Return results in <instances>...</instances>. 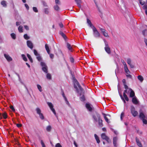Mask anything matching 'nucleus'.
Here are the masks:
<instances>
[{
  "mask_svg": "<svg viewBox=\"0 0 147 147\" xmlns=\"http://www.w3.org/2000/svg\"><path fill=\"white\" fill-rule=\"evenodd\" d=\"M73 77V82L74 87L76 89L77 92L80 96V99L81 101H84L85 100V98L84 96V92L83 89L81 87L78 82L75 78Z\"/></svg>",
  "mask_w": 147,
  "mask_h": 147,
  "instance_id": "1",
  "label": "nucleus"
},
{
  "mask_svg": "<svg viewBox=\"0 0 147 147\" xmlns=\"http://www.w3.org/2000/svg\"><path fill=\"white\" fill-rule=\"evenodd\" d=\"M105 47V49L106 52L109 54H111V52L110 49V48L109 47L108 43L105 40H104Z\"/></svg>",
  "mask_w": 147,
  "mask_h": 147,
  "instance_id": "2",
  "label": "nucleus"
},
{
  "mask_svg": "<svg viewBox=\"0 0 147 147\" xmlns=\"http://www.w3.org/2000/svg\"><path fill=\"white\" fill-rule=\"evenodd\" d=\"M92 117L95 122H97L98 119L100 118V115L97 113L94 114L92 115Z\"/></svg>",
  "mask_w": 147,
  "mask_h": 147,
  "instance_id": "3",
  "label": "nucleus"
},
{
  "mask_svg": "<svg viewBox=\"0 0 147 147\" xmlns=\"http://www.w3.org/2000/svg\"><path fill=\"white\" fill-rule=\"evenodd\" d=\"M40 65L42 67V70L45 73L48 72V67L45 63L43 62H41Z\"/></svg>",
  "mask_w": 147,
  "mask_h": 147,
  "instance_id": "4",
  "label": "nucleus"
},
{
  "mask_svg": "<svg viewBox=\"0 0 147 147\" xmlns=\"http://www.w3.org/2000/svg\"><path fill=\"white\" fill-rule=\"evenodd\" d=\"M92 29L93 34L94 36L96 37H99L100 36V34L96 28L94 27L92 28Z\"/></svg>",
  "mask_w": 147,
  "mask_h": 147,
  "instance_id": "5",
  "label": "nucleus"
},
{
  "mask_svg": "<svg viewBox=\"0 0 147 147\" xmlns=\"http://www.w3.org/2000/svg\"><path fill=\"white\" fill-rule=\"evenodd\" d=\"M130 110L131 113L134 117H136L138 114V112L135 111V108L133 106L131 107Z\"/></svg>",
  "mask_w": 147,
  "mask_h": 147,
  "instance_id": "6",
  "label": "nucleus"
},
{
  "mask_svg": "<svg viewBox=\"0 0 147 147\" xmlns=\"http://www.w3.org/2000/svg\"><path fill=\"white\" fill-rule=\"evenodd\" d=\"M139 117L141 119H147V115L144 114L142 110L140 111Z\"/></svg>",
  "mask_w": 147,
  "mask_h": 147,
  "instance_id": "7",
  "label": "nucleus"
},
{
  "mask_svg": "<svg viewBox=\"0 0 147 147\" xmlns=\"http://www.w3.org/2000/svg\"><path fill=\"white\" fill-rule=\"evenodd\" d=\"M47 104L49 105V107L51 109V110L53 111L54 114L56 115V113L55 111V110L53 108V105L50 102H47Z\"/></svg>",
  "mask_w": 147,
  "mask_h": 147,
  "instance_id": "8",
  "label": "nucleus"
},
{
  "mask_svg": "<svg viewBox=\"0 0 147 147\" xmlns=\"http://www.w3.org/2000/svg\"><path fill=\"white\" fill-rule=\"evenodd\" d=\"M27 44L28 46L31 49H32L33 47V44L31 41L29 40H27Z\"/></svg>",
  "mask_w": 147,
  "mask_h": 147,
  "instance_id": "9",
  "label": "nucleus"
},
{
  "mask_svg": "<svg viewBox=\"0 0 147 147\" xmlns=\"http://www.w3.org/2000/svg\"><path fill=\"white\" fill-rule=\"evenodd\" d=\"M118 140V138L117 137H114L113 138V143L114 146L115 147H116L117 146V142Z\"/></svg>",
  "mask_w": 147,
  "mask_h": 147,
  "instance_id": "10",
  "label": "nucleus"
},
{
  "mask_svg": "<svg viewBox=\"0 0 147 147\" xmlns=\"http://www.w3.org/2000/svg\"><path fill=\"white\" fill-rule=\"evenodd\" d=\"M129 91H130V97H134L135 96V93L132 90L131 88H129Z\"/></svg>",
  "mask_w": 147,
  "mask_h": 147,
  "instance_id": "11",
  "label": "nucleus"
},
{
  "mask_svg": "<svg viewBox=\"0 0 147 147\" xmlns=\"http://www.w3.org/2000/svg\"><path fill=\"white\" fill-rule=\"evenodd\" d=\"M131 60L130 59H127V63L129 65L130 67L131 68H134V66L131 63Z\"/></svg>",
  "mask_w": 147,
  "mask_h": 147,
  "instance_id": "12",
  "label": "nucleus"
},
{
  "mask_svg": "<svg viewBox=\"0 0 147 147\" xmlns=\"http://www.w3.org/2000/svg\"><path fill=\"white\" fill-rule=\"evenodd\" d=\"M132 101L133 103L136 105L138 104L139 102L136 96H134L132 98Z\"/></svg>",
  "mask_w": 147,
  "mask_h": 147,
  "instance_id": "13",
  "label": "nucleus"
},
{
  "mask_svg": "<svg viewBox=\"0 0 147 147\" xmlns=\"http://www.w3.org/2000/svg\"><path fill=\"white\" fill-rule=\"evenodd\" d=\"M87 23L88 24V25L92 28L94 27L88 18L87 19Z\"/></svg>",
  "mask_w": 147,
  "mask_h": 147,
  "instance_id": "14",
  "label": "nucleus"
},
{
  "mask_svg": "<svg viewBox=\"0 0 147 147\" xmlns=\"http://www.w3.org/2000/svg\"><path fill=\"white\" fill-rule=\"evenodd\" d=\"M102 138L103 139L107 140L108 139V137L107 136L105 133H102L101 135Z\"/></svg>",
  "mask_w": 147,
  "mask_h": 147,
  "instance_id": "15",
  "label": "nucleus"
},
{
  "mask_svg": "<svg viewBox=\"0 0 147 147\" xmlns=\"http://www.w3.org/2000/svg\"><path fill=\"white\" fill-rule=\"evenodd\" d=\"M136 143L137 144V145L139 147H142V144L141 143L140 141L139 140L138 138H137V137L136 138Z\"/></svg>",
  "mask_w": 147,
  "mask_h": 147,
  "instance_id": "16",
  "label": "nucleus"
},
{
  "mask_svg": "<svg viewBox=\"0 0 147 147\" xmlns=\"http://www.w3.org/2000/svg\"><path fill=\"white\" fill-rule=\"evenodd\" d=\"M86 107L87 109L90 111H92V108L91 107L90 104L86 103Z\"/></svg>",
  "mask_w": 147,
  "mask_h": 147,
  "instance_id": "17",
  "label": "nucleus"
},
{
  "mask_svg": "<svg viewBox=\"0 0 147 147\" xmlns=\"http://www.w3.org/2000/svg\"><path fill=\"white\" fill-rule=\"evenodd\" d=\"M4 56L8 61H11L12 60V58L8 55L4 54Z\"/></svg>",
  "mask_w": 147,
  "mask_h": 147,
  "instance_id": "18",
  "label": "nucleus"
},
{
  "mask_svg": "<svg viewBox=\"0 0 147 147\" xmlns=\"http://www.w3.org/2000/svg\"><path fill=\"white\" fill-rule=\"evenodd\" d=\"M52 129V127L51 125H49L47 126L46 128L47 131L48 132H50L51 131Z\"/></svg>",
  "mask_w": 147,
  "mask_h": 147,
  "instance_id": "19",
  "label": "nucleus"
},
{
  "mask_svg": "<svg viewBox=\"0 0 147 147\" xmlns=\"http://www.w3.org/2000/svg\"><path fill=\"white\" fill-rule=\"evenodd\" d=\"M98 124L101 127H102L103 125L102 123V121L101 119L100 118V119H98Z\"/></svg>",
  "mask_w": 147,
  "mask_h": 147,
  "instance_id": "20",
  "label": "nucleus"
},
{
  "mask_svg": "<svg viewBox=\"0 0 147 147\" xmlns=\"http://www.w3.org/2000/svg\"><path fill=\"white\" fill-rule=\"evenodd\" d=\"M59 33L60 35L63 37L64 39L65 40L67 38L63 32L61 31H60Z\"/></svg>",
  "mask_w": 147,
  "mask_h": 147,
  "instance_id": "21",
  "label": "nucleus"
},
{
  "mask_svg": "<svg viewBox=\"0 0 147 147\" xmlns=\"http://www.w3.org/2000/svg\"><path fill=\"white\" fill-rule=\"evenodd\" d=\"M67 48L70 51H72V48L71 47L70 45L68 42L67 43Z\"/></svg>",
  "mask_w": 147,
  "mask_h": 147,
  "instance_id": "22",
  "label": "nucleus"
},
{
  "mask_svg": "<svg viewBox=\"0 0 147 147\" xmlns=\"http://www.w3.org/2000/svg\"><path fill=\"white\" fill-rule=\"evenodd\" d=\"M138 79L141 82H142L144 80V78H143V77L141 75H139V76H138Z\"/></svg>",
  "mask_w": 147,
  "mask_h": 147,
  "instance_id": "23",
  "label": "nucleus"
},
{
  "mask_svg": "<svg viewBox=\"0 0 147 147\" xmlns=\"http://www.w3.org/2000/svg\"><path fill=\"white\" fill-rule=\"evenodd\" d=\"M94 137H95V139L97 141V142L98 143H99L100 142V140L99 139V138L98 136L96 134H94Z\"/></svg>",
  "mask_w": 147,
  "mask_h": 147,
  "instance_id": "24",
  "label": "nucleus"
},
{
  "mask_svg": "<svg viewBox=\"0 0 147 147\" xmlns=\"http://www.w3.org/2000/svg\"><path fill=\"white\" fill-rule=\"evenodd\" d=\"M124 69L125 71L126 74H129L130 72L129 69H128L127 66L124 67Z\"/></svg>",
  "mask_w": 147,
  "mask_h": 147,
  "instance_id": "25",
  "label": "nucleus"
},
{
  "mask_svg": "<svg viewBox=\"0 0 147 147\" xmlns=\"http://www.w3.org/2000/svg\"><path fill=\"white\" fill-rule=\"evenodd\" d=\"M1 4L4 7H6L7 6L6 2L5 1H2L1 2Z\"/></svg>",
  "mask_w": 147,
  "mask_h": 147,
  "instance_id": "26",
  "label": "nucleus"
},
{
  "mask_svg": "<svg viewBox=\"0 0 147 147\" xmlns=\"http://www.w3.org/2000/svg\"><path fill=\"white\" fill-rule=\"evenodd\" d=\"M36 111L37 112V113L39 115L40 114H41V111L40 109L38 108H37L36 109Z\"/></svg>",
  "mask_w": 147,
  "mask_h": 147,
  "instance_id": "27",
  "label": "nucleus"
},
{
  "mask_svg": "<svg viewBox=\"0 0 147 147\" xmlns=\"http://www.w3.org/2000/svg\"><path fill=\"white\" fill-rule=\"evenodd\" d=\"M27 57H28V59H29L30 61L31 62V63H32L33 62V60H32V57H31V56H30V55L28 54H27Z\"/></svg>",
  "mask_w": 147,
  "mask_h": 147,
  "instance_id": "28",
  "label": "nucleus"
},
{
  "mask_svg": "<svg viewBox=\"0 0 147 147\" xmlns=\"http://www.w3.org/2000/svg\"><path fill=\"white\" fill-rule=\"evenodd\" d=\"M23 27L22 26H20L18 28V30L20 32H23L22 31Z\"/></svg>",
  "mask_w": 147,
  "mask_h": 147,
  "instance_id": "29",
  "label": "nucleus"
},
{
  "mask_svg": "<svg viewBox=\"0 0 147 147\" xmlns=\"http://www.w3.org/2000/svg\"><path fill=\"white\" fill-rule=\"evenodd\" d=\"M22 57L23 58V59L25 61H27V59L25 56V55L24 54L22 55Z\"/></svg>",
  "mask_w": 147,
  "mask_h": 147,
  "instance_id": "30",
  "label": "nucleus"
},
{
  "mask_svg": "<svg viewBox=\"0 0 147 147\" xmlns=\"http://www.w3.org/2000/svg\"><path fill=\"white\" fill-rule=\"evenodd\" d=\"M142 34L144 36H145L147 35V30L146 29L142 31Z\"/></svg>",
  "mask_w": 147,
  "mask_h": 147,
  "instance_id": "31",
  "label": "nucleus"
},
{
  "mask_svg": "<svg viewBox=\"0 0 147 147\" xmlns=\"http://www.w3.org/2000/svg\"><path fill=\"white\" fill-rule=\"evenodd\" d=\"M102 115H104V119H105V120L107 122V123H108L109 120L106 117V115L104 113H102Z\"/></svg>",
  "mask_w": 147,
  "mask_h": 147,
  "instance_id": "32",
  "label": "nucleus"
},
{
  "mask_svg": "<svg viewBox=\"0 0 147 147\" xmlns=\"http://www.w3.org/2000/svg\"><path fill=\"white\" fill-rule=\"evenodd\" d=\"M47 78L49 80L51 79V75L49 73H47Z\"/></svg>",
  "mask_w": 147,
  "mask_h": 147,
  "instance_id": "33",
  "label": "nucleus"
},
{
  "mask_svg": "<svg viewBox=\"0 0 147 147\" xmlns=\"http://www.w3.org/2000/svg\"><path fill=\"white\" fill-rule=\"evenodd\" d=\"M118 92H119V94L120 95V97L121 98V99L124 102H125V100L124 99L123 96H122L121 94H120V93L119 91V88H118Z\"/></svg>",
  "mask_w": 147,
  "mask_h": 147,
  "instance_id": "34",
  "label": "nucleus"
},
{
  "mask_svg": "<svg viewBox=\"0 0 147 147\" xmlns=\"http://www.w3.org/2000/svg\"><path fill=\"white\" fill-rule=\"evenodd\" d=\"M11 36L13 39H15L16 38V34L14 33H12L11 34Z\"/></svg>",
  "mask_w": 147,
  "mask_h": 147,
  "instance_id": "35",
  "label": "nucleus"
},
{
  "mask_svg": "<svg viewBox=\"0 0 147 147\" xmlns=\"http://www.w3.org/2000/svg\"><path fill=\"white\" fill-rule=\"evenodd\" d=\"M123 96L124 98H125V100L127 101H128L129 100V99L126 94L123 93Z\"/></svg>",
  "mask_w": 147,
  "mask_h": 147,
  "instance_id": "36",
  "label": "nucleus"
},
{
  "mask_svg": "<svg viewBox=\"0 0 147 147\" xmlns=\"http://www.w3.org/2000/svg\"><path fill=\"white\" fill-rule=\"evenodd\" d=\"M37 88H38V89L39 90V91L40 92H42V87L40 85H38V84H37Z\"/></svg>",
  "mask_w": 147,
  "mask_h": 147,
  "instance_id": "37",
  "label": "nucleus"
},
{
  "mask_svg": "<svg viewBox=\"0 0 147 147\" xmlns=\"http://www.w3.org/2000/svg\"><path fill=\"white\" fill-rule=\"evenodd\" d=\"M102 34L103 35L106 37H109V36L108 35V33L105 32V31L104 32H103Z\"/></svg>",
  "mask_w": 147,
  "mask_h": 147,
  "instance_id": "38",
  "label": "nucleus"
},
{
  "mask_svg": "<svg viewBox=\"0 0 147 147\" xmlns=\"http://www.w3.org/2000/svg\"><path fill=\"white\" fill-rule=\"evenodd\" d=\"M54 7L55 9L57 11L59 10V7L57 5H56Z\"/></svg>",
  "mask_w": 147,
  "mask_h": 147,
  "instance_id": "39",
  "label": "nucleus"
},
{
  "mask_svg": "<svg viewBox=\"0 0 147 147\" xmlns=\"http://www.w3.org/2000/svg\"><path fill=\"white\" fill-rule=\"evenodd\" d=\"M24 38L26 40L29 39L30 38V37L28 36L27 34H25L24 35Z\"/></svg>",
  "mask_w": 147,
  "mask_h": 147,
  "instance_id": "40",
  "label": "nucleus"
},
{
  "mask_svg": "<svg viewBox=\"0 0 147 147\" xmlns=\"http://www.w3.org/2000/svg\"><path fill=\"white\" fill-rule=\"evenodd\" d=\"M146 119H142V120L143 123L145 124H147V121L146 120Z\"/></svg>",
  "mask_w": 147,
  "mask_h": 147,
  "instance_id": "41",
  "label": "nucleus"
},
{
  "mask_svg": "<svg viewBox=\"0 0 147 147\" xmlns=\"http://www.w3.org/2000/svg\"><path fill=\"white\" fill-rule=\"evenodd\" d=\"M3 116L4 119H6L7 118V114L6 113H3L2 115Z\"/></svg>",
  "mask_w": 147,
  "mask_h": 147,
  "instance_id": "42",
  "label": "nucleus"
},
{
  "mask_svg": "<svg viewBox=\"0 0 147 147\" xmlns=\"http://www.w3.org/2000/svg\"><path fill=\"white\" fill-rule=\"evenodd\" d=\"M34 54L35 55H36V56H39V54L38 53L37 51L35 49L34 50Z\"/></svg>",
  "mask_w": 147,
  "mask_h": 147,
  "instance_id": "43",
  "label": "nucleus"
},
{
  "mask_svg": "<svg viewBox=\"0 0 147 147\" xmlns=\"http://www.w3.org/2000/svg\"><path fill=\"white\" fill-rule=\"evenodd\" d=\"M39 117L40 118L42 119H44V117L43 115V114L41 113V114H40L39 115Z\"/></svg>",
  "mask_w": 147,
  "mask_h": 147,
  "instance_id": "44",
  "label": "nucleus"
},
{
  "mask_svg": "<svg viewBox=\"0 0 147 147\" xmlns=\"http://www.w3.org/2000/svg\"><path fill=\"white\" fill-rule=\"evenodd\" d=\"M44 12L45 14H48L49 13V11H48V9L47 8H45L44 9Z\"/></svg>",
  "mask_w": 147,
  "mask_h": 147,
  "instance_id": "45",
  "label": "nucleus"
},
{
  "mask_svg": "<svg viewBox=\"0 0 147 147\" xmlns=\"http://www.w3.org/2000/svg\"><path fill=\"white\" fill-rule=\"evenodd\" d=\"M37 59H38V60L39 61H40L42 60V58L39 55V56H37Z\"/></svg>",
  "mask_w": 147,
  "mask_h": 147,
  "instance_id": "46",
  "label": "nucleus"
},
{
  "mask_svg": "<svg viewBox=\"0 0 147 147\" xmlns=\"http://www.w3.org/2000/svg\"><path fill=\"white\" fill-rule=\"evenodd\" d=\"M33 11L36 12H38V10L37 9V8L36 7H33Z\"/></svg>",
  "mask_w": 147,
  "mask_h": 147,
  "instance_id": "47",
  "label": "nucleus"
},
{
  "mask_svg": "<svg viewBox=\"0 0 147 147\" xmlns=\"http://www.w3.org/2000/svg\"><path fill=\"white\" fill-rule=\"evenodd\" d=\"M10 108L12 109L13 112H15V110L13 106L10 105Z\"/></svg>",
  "mask_w": 147,
  "mask_h": 147,
  "instance_id": "48",
  "label": "nucleus"
},
{
  "mask_svg": "<svg viewBox=\"0 0 147 147\" xmlns=\"http://www.w3.org/2000/svg\"><path fill=\"white\" fill-rule=\"evenodd\" d=\"M55 147H62L61 145L59 143L57 144L55 146Z\"/></svg>",
  "mask_w": 147,
  "mask_h": 147,
  "instance_id": "49",
  "label": "nucleus"
},
{
  "mask_svg": "<svg viewBox=\"0 0 147 147\" xmlns=\"http://www.w3.org/2000/svg\"><path fill=\"white\" fill-rule=\"evenodd\" d=\"M55 2L56 4L60 5V4L59 0H55Z\"/></svg>",
  "mask_w": 147,
  "mask_h": 147,
  "instance_id": "50",
  "label": "nucleus"
},
{
  "mask_svg": "<svg viewBox=\"0 0 147 147\" xmlns=\"http://www.w3.org/2000/svg\"><path fill=\"white\" fill-rule=\"evenodd\" d=\"M70 60L71 61V62L72 63H74V59L73 57H70Z\"/></svg>",
  "mask_w": 147,
  "mask_h": 147,
  "instance_id": "51",
  "label": "nucleus"
},
{
  "mask_svg": "<svg viewBox=\"0 0 147 147\" xmlns=\"http://www.w3.org/2000/svg\"><path fill=\"white\" fill-rule=\"evenodd\" d=\"M121 62H122V63L123 64V65H124V67H125L127 65L126 63H125V62L124 61V60H122L121 61Z\"/></svg>",
  "mask_w": 147,
  "mask_h": 147,
  "instance_id": "52",
  "label": "nucleus"
},
{
  "mask_svg": "<svg viewBox=\"0 0 147 147\" xmlns=\"http://www.w3.org/2000/svg\"><path fill=\"white\" fill-rule=\"evenodd\" d=\"M124 116V113L123 112H122L121 113V120H122V119H123L122 118Z\"/></svg>",
  "mask_w": 147,
  "mask_h": 147,
  "instance_id": "53",
  "label": "nucleus"
},
{
  "mask_svg": "<svg viewBox=\"0 0 147 147\" xmlns=\"http://www.w3.org/2000/svg\"><path fill=\"white\" fill-rule=\"evenodd\" d=\"M58 51H59V53H60V54L61 56H63V54L62 51L61 50H59Z\"/></svg>",
  "mask_w": 147,
  "mask_h": 147,
  "instance_id": "54",
  "label": "nucleus"
},
{
  "mask_svg": "<svg viewBox=\"0 0 147 147\" xmlns=\"http://www.w3.org/2000/svg\"><path fill=\"white\" fill-rule=\"evenodd\" d=\"M45 48L46 50H49V47L47 44H45Z\"/></svg>",
  "mask_w": 147,
  "mask_h": 147,
  "instance_id": "55",
  "label": "nucleus"
},
{
  "mask_svg": "<svg viewBox=\"0 0 147 147\" xmlns=\"http://www.w3.org/2000/svg\"><path fill=\"white\" fill-rule=\"evenodd\" d=\"M25 28L27 30H29V28L28 26L27 25H25L24 26Z\"/></svg>",
  "mask_w": 147,
  "mask_h": 147,
  "instance_id": "56",
  "label": "nucleus"
},
{
  "mask_svg": "<svg viewBox=\"0 0 147 147\" xmlns=\"http://www.w3.org/2000/svg\"><path fill=\"white\" fill-rule=\"evenodd\" d=\"M49 55H50V57L51 59H53V58L54 55L53 54H51V53H50Z\"/></svg>",
  "mask_w": 147,
  "mask_h": 147,
  "instance_id": "57",
  "label": "nucleus"
},
{
  "mask_svg": "<svg viewBox=\"0 0 147 147\" xmlns=\"http://www.w3.org/2000/svg\"><path fill=\"white\" fill-rule=\"evenodd\" d=\"M76 3L80 2H82L81 0H74Z\"/></svg>",
  "mask_w": 147,
  "mask_h": 147,
  "instance_id": "58",
  "label": "nucleus"
},
{
  "mask_svg": "<svg viewBox=\"0 0 147 147\" xmlns=\"http://www.w3.org/2000/svg\"><path fill=\"white\" fill-rule=\"evenodd\" d=\"M124 86V88H125L126 89H128L129 88H128V86L125 84H123Z\"/></svg>",
  "mask_w": 147,
  "mask_h": 147,
  "instance_id": "59",
  "label": "nucleus"
},
{
  "mask_svg": "<svg viewBox=\"0 0 147 147\" xmlns=\"http://www.w3.org/2000/svg\"><path fill=\"white\" fill-rule=\"evenodd\" d=\"M59 25L61 28H62L63 26V24L61 22L59 24Z\"/></svg>",
  "mask_w": 147,
  "mask_h": 147,
  "instance_id": "60",
  "label": "nucleus"
},
{
  "mask_svg": "<svg viewBox=\"0 0 147 147\" xmlns=\"http://www.w3.org/2000/svg\"><path fill=\"white\" fill-rule=\"evenodd\" d=\"M100 30L102 33L105 31V29L102 28H100Z\"/></svg>",
  "mask_w": 147,
  "mask_h": 147,
  "instance_id": "61",
  "label": "nucleus"
},
{
  "mask_svg": "<svg viewBox=\"0 0 147 147\" xmlns=\"http://www.w3.org/2000/svg\"><path fill=\"white\" fill-rule=\"evenodd\" d=\"M81 3H82V2H80V3H77V5L80 8L81 7Z\"/></svg>",
  "mask_w": 147,
  "mask_h": 147,
  "instance_id": "62",
  "label": "nucleus"
},
{
  "mask_svg": "<svg viewBox=\"0 0 147 147\" xmlns=\"http://www.w3.org/2000/svg\"><path fill=\"white\" fill-rule=\"evenodd\" d=\"M42 3L43 4V5L44 6L47 7V3L44 1H42Z\"/></svg>",
  "mask_w": 147,
  "mask_h": 147,
  "instance_id": "63",
  "label": "nucleus"
},
{
  "mask_svg": "<svg viewBox=\"0 0 147 147\" xmlns=\"http://www.w3.org/2000/svg\"><path fill=\"white\" fill-rule=\"evenodd\" d=\"M25 6L28 10L29 9V7L28 5L27 4H25Z\"/></svg>",
  "mask_w": 147,
  "mask_h": 147,
  "instance_id": "64",
  "label": "nucleus"
}]
</instances>
